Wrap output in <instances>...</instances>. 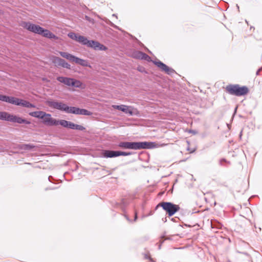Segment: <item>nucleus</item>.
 <instances>
[{
    "instance_id": "nucleus-1",
    "label": "nucleus",
    "mask_w": 262,
    "mask_h": 262,
    "mask_svg": "<svg viewBox=\"0 0 262 262\" xmlns=\"http://www.w3.org/2000/svg\"><path fill=\"white\" fill-rule=\"evenodd\" d=\"M20 26L30 32L40 35L42 36L54 40H58L59 37L48 29L29 21H22L19 24Z\"/></svg>"
},
{
    "instance_id": "nucleus-2",
    "label": "nucleus",
    "mask_w": 262,
    "mask_h": 262,
    "mask_svg": "<svg viewBox=\"0 0 262 262\" xmlns=\"http://www.w3.org/2000/svg\"><path fill=\"white\" fill-rule=\"evenodd\" d=\"M57 80L68 86L80 88L81 89L85 88V85L83 83L74 78L59 76L57 78Z\"/></svg>"
},
{
    "instance_id": "nucleus-3",
    "label": "nucleus",
    "mask_w": 262,
    "mask_h": 262,
    "mask_svg": "<svg viewBox=\"0 0 262 262\" xmlns=\"http://www.w3.org/2000/svg\"><path fill=\"white\" fill-rule=\"evenodd\" d=\"M226 91L231 95L241 96L245 95L249 92L246 86H241L239 85H229L226 86Z\"/></svg>"
},
{
    "instance_id": "nucleus-4",
    "label": "nucleus",
    "mask_w": 262,
    "mask_h": 262,
    "mask_svg": "<svg viewBox=\"0 0 262 262\" xmlns=\"http://www.w3.org/2000/svg\"><path fill=\"white\" fill-rule=\"evenodd\" d=\"M159 206L161 207L169 216L174 215L175 213L178 211L180 209L179 205L173 204L170 202H161L157 207Z\"/></svg>"
},
{
    "instance_id": "nucleus-5",
    "label": "nucleus",
    "mask_w": 262,
    "mask_h": 262,
    "mask_svg": "<svg viewBox=\"0 0 262 262\" xmlns=\"http://www.w3.org/2000/svg\"><path fill=\"white\" fill-rule=\"evenodd\" d=\"M158 147V144L152 142H129V149H151Z\"/></svg>"
},
{
    "instance_id": "nucleus-6",
    "label": "nucleus",
    "mask_w": 262,
    "mask_h": 262,
    "mask_svg": "<svg viewBox=\"0 0 262 262\" xmlns=\"http://www.w3.org/2000/svg\"><path fill=\"white\" fill-rule=\"evenodd\" d=\"M4 120L12 122L13 123H17L18 124H30V122L27 120L26 119H24L16 115L10 114L6 112L5 114Z\"/></svg>"
},
{
    "instance_id": "nucleus-7",
    "label": "nucleus",
    "mask_w": 262,
    "mask_h": 262,
    "mask_svg": "<svg viewBox=\"0 0 262 262\" xmlns=\"http://www.w3.org/2000/svg\"><path fill=\"white\" fill-rule=\"evenodd\" d=\"M4 120L12 122L13 123H17L18 124H30V122L27 120L26 119H24L16 115L10 114L6 112L5 114Z\"/></svg>"
},
{
    "instance_id": "nucleus-8",
    "label": "nucleus",
    "mask_w": 262,
    "mask_h": 262,
    "mask_svg": "<svg viewBox=\"0 0 262 262\" xmlns=\"http://www.w3.org/2000/svg\"><path fill=\"white\" fill-rule=\"evenodd\" d=\"M112 107L114 109L119 110L126 114H129L130 116L138 113L137 110L132 106H128L123 104L120 105H113Z\"/></svg>"
},
{
    "instance_id": "nucleus-9",
    "label": "nucleus",
    "mask_w": 262,
    "mask_h": 262,
    "mask_svg": "<svg viewBox=\"0 0 262 262\" xmlns=\"http://www.w3.org/2000/svg\"><path fill=\"white\" fill-rule=\"evenodd\" d=\"M67 113H71L76 115H82L86 116H90L92 115V113L83 108H79L76 107L69 106L67 105L66 112Z\"/></svg>"
},
{
    "instance_id": "nucleus-10",
    "label": "nucleus",
    "mask_w": 262,
    "mask_h": 262,
    "mask_svg": "<svg viewBox=\"0 0 262 262\" xmlns=\"http://www.w3.org/2000/svg\"><path fill=\"white\" fill-rule=\"evenodd\" d=\"M45 103L46 105L52 108L66 112L67 104L62 102L49 99L47 100L45 102Z\"/></svg>"
},
{
    "instance_id": "nucleus-11",
    "label": "nucleus",
    "mask_w": 262,
    "mask_h": 262,
    "mask_svg": "<svg viewBox=\"0 0 262 262\" xmlns=\"http://www.w3.org/2000/svg\"><path fill=\"white\" fill-rule=\"evenodd\" d=\"M68 37L71 39L83 45H87L88 39L84 36L80 35L74 32H70L68 34Z\"/></svg>"
},
{
    "instance_id": "nucleus-12",
    "label": "nucleus",
    "mask_w": 262,
    "mask_h": 262,
    "mask_svg": "<svg viewBox=\"0 0 262 262\" xmlns=\"http://www.w3.org/2000/svg\"><path fill=\"white\" fill-rule=\"evenodd\" d=\"M51 59L52 63L56 67H61L67 69H71L70 64L60 57L53 56L51 57Z\"/></svg>"
},
{
    "instance_id": "nucleus-13",
    "label": "nucleus",
    "mask_w": 262,
    "mask_h": 262,
    "mask_svg": "<svg viewBox=\"0 0 262 262\" xmlns=\"http://www.w3.org/2000/svg\"><path fill=\"white\" fill-rule=\"evenodd\" d=\"M12 104L18 106H21L27 108L35 107V105L29 101L13 97Z\"/></svg>"
},
{
    "instance_id": "nucleus-14",
    "label": "nucleus",
    "mask_w": 262,
    "mask_h": 262,
    "mask_svg": "<svg viewBox=\"0 0 262 262\" xmlns=\"http://www.w3.org/2000/svg\"><path fill=\"white\" fill-rule=\"evenodd\" d=\"M86 46L92 48L94 50H99L101 51H105L107 50V48L103 45L99 43L98 41L94 40H88Z\"/></svg>"
},
{
    "instance_id": "nucleus-15",
    "label": "nucleus",
    "mask_w": 262,
    "mask_h": 262,
    "mask_svg": "<svg viewBox=\"0 0 262 262\" xmlns=\"http://www.w3.org/2000/svg\"><path fill=\"white\" fill-rule=\"evenodd\" d=\"M42 120L43 123L47 125H57V120L52 118L50 114L46 113Z\"/></svg>"
},
{
    "instance_id": "nucleus-16",
    "label": "nucleus",
    "mask_w": 262,
    "mask_h": 262,
    "mask_svg": "<svg viewBox=\"0 0 262 262\" xmlns=\"http://www.w3.org/2000/svg\"><path fill=\"white\" fill-rule=\"evenodd\" d=\"M154 63L160 68L162 71H164L168 74H171L173 73L174 71L172 69L168 67L165 64L163 63L161 61H153Z\"/></svg>"
},
{
    "instance_id": "nucleus-17",
    "label": "nucleus",
    "mask_w": 262,
    "mask_h": 262,
    "mask_svg": "<svg viewBox=\"0 0 262 262\" xmlns=\"http://www.w3.org/2000/svg\"><path fill=\"white\" fill-rule=\"evenodd\" d=\"M102 156L105 158H113L118 157L117 151L104 150L102 152Z\"/></svg>"
},
{
    "instance_id": "nucleus-18",
    "label": "nucleus",
    "mask_w": 262,
    "mask_h": 262,
    "mask_svg": "<svg viewBox=\"0 0 262 262\" xmlns=\"http://www.w3.org/2000/svg\"><path fill=\"white\" fill-rule=\"evenodd\" d=\"M73 62H75L77 64H80L83 67H90V66L88 62L84 60L83 59L79 58L78 57H77L75 56L74 60Z\"/></svg>"
},
{
    "instance_id": "nucleus-19",
    "label": "nucleus",
    "mask_w": 262,
    "mask_h": 262,
    "mask_svg": "<svg viewBox=\"0 0 262 262\" xmlns=\"http://www.w3.org/2000/svg\"><path fill=\"white\" fill-rule=\"evenodd\" d=\"M67 127L71 129H77L79 130H83L85 129V127L82 125L76 124L70 121L68 122Z\"/></svg>"
},
{
    "instance_id": "nucleus-20",
    "label": "nucleus",
    "mask_w": 262,
    "mask_h": 262,
    "mask_svg": "<svg viewBox=\"0 0 262 262\" xmlns=\"http://www.w3.org/2000/svg\"><path fill=\"white\" fill-rule=\"evenodd\" d=\"M59 54L63 58H64L70 61L73 62L75 57V56L65 52H59Z\"/></svg>"
},
{
    "instance_id": "nucleus-21",
    "label": "nucleus",
    "mask_w": 262,
    "mask_h": 262,
    "mask_svg": "<svg viewBox=\"0 0 262 262\" xmlns=\"http://www.w3.org/2000/svg\"><path fill=\"white\" fill-rule=\"evenodd\" d=\"M45 114L46 113L43 111H36L29 113V115L35 118L42 119Z\"/></svg>"
},
{
    "instance_id": "nucleus-22",
    "label": "nucleus",
    "mask_w": 262,
    "mask_h": 262,
    "mask_svg": "<svg viewBox=\"0 0 262 262\" xmlns=\"http://www.w3.org/2000/svg\"><path fill=\"white\" fill-rule=\"evenodd\" d=\"M13 97H9L0 94V100L12 104Z\"/></svg>"
},
{
    "instance_id": "nucleus-23",
    "label": "nucleus",
    "mask_w": 262,
    "mask_h": 262,
    "mask_svg": "<svg viewBox=\"0 0 262 262\" xmlns=\"http://www.w3.org/2000/svg\"><path fill=\"white\" fill-rule=\"evenodd\" d=\"M35 147V146L30 144H22L20 148L23 150H30Z\"/></svg>"
},
{
    "instance_id": "nucleus-24",
    "label": "nucleus",
    "mask_w": 262,
    "mask_h": 262,
    "mask_svg": "<svg viewBox=\"0 0 262 262\" xmlns=\"http://www.w3.org/2000/svg\"><path fill=\"white\" fill-rule=\"evenodd\" d=\"M143 53L141 51H136L133 54V56L135 58L141 59Z\"/></svg>"
},
{
    "instance_id": "nucleus-25",
    "label": "nucleus",
    "mask_w": 262,
    "mask_h": 262,
    "mask_svg": "<svg viewBox=\"0 0 262 262\" xmlns=\"http://www.w3.org/2000/svg\"><path fill=\"white\" fill-rule=\"evenodd\" d=\"M69 121L65 120H57V125L60 124L64 127H67Z\"/></svg>"
},
{
    "instance_id": "nucleus-26",
    "label": "nucleus",
    "mask_w": 262,
    "mask_h": 262,
    "mask_svg": "<svg viewBox=\"0 0 262 262\" xmlns=\"http://www.w3.org/2000/svg\"><path fill=\"white\" fill-rule=\"evenodd\" d=\"M119 146L125 148V149H129V142H121L119 144Z\"/></svg>"
},
{
    "instance_id": "nucleus-27",
    "label": "nucleus",
    "mask_w": 262,
    "mask_h": 262,
    "mask_svg": "<svg viewBox=\"0 0 262 262\" xmlns=\"http://www.w3.org/2000/svg\"><path fill=\"white\" fill-rule=\"evenodd\" d=\"M145 60H146L147 61H151V58L146 53H143V55L142 56V59Z\"/></svg>"
},
{
    "instance_id": "nucleus-28",
    "label": "nucleus",
    "mask_w": 262,
    "mask_h": 262,
    "mask_svg": "<svg viewBox=\"0 0 262 262\" xmlns=\"http://www.w3.org/2000/svg\"><path fill=\"white\" fill-rule=\"evenodd\" d=\"M117 155H118V156H127L129 155V154L126 153L125 152L117 151Z\"/></svg>"
},
{
    "instance_id": "nucleus-29",
    "label": "nucleus",
    "mask_w": 262,
    "mask_h": 262,
    "mask_svg": "<svg viewBox=\"0 0 262 262\" xmlns=\"http://www.w3.org/2000/svg\"><path fill=\"white\" fill-rule=\"evenodd\" d=\"M5 112H0V119L4 120Z\"/></svg>"
},
{
    "instance_id": "nucleus-30",
    "label": "nucleus",
    "mask_w": 262,
    "mask_h": 262,
    "mask_svg": "<svg viewBox=\"0 0 262 262\" xmlns=\"http://www.w3.org/2000/svg\"><path fill=\"white\" fill-rule=\"evenodd\" d=\"M188 150L189 151L190 153L193 152L195 151V149H193L192 150H190L189 149H188Z\"/></svg>"
},
{
    "instance_id": "nucleus-31",
    "label": "nucleus",
    "mask_w": 262,
    "mask_h": 262,
    "mask_svg": "<svg viewBox=\"0 0 262 262\" xmlns=\"http://www.w3.org/2000/svg\"><path fill=\"white\" fill-rule=\"evenodd\" d=\"M145 258H149L150 259H151L150 257L149 256H148L147 255H145Z\"/></svg>"
},
{
    "instance_id": "nucleus-32",
    "label": "nucleus",
    "mask_w": 262,
    "mask_h": 262,
    "mask_svg": "<svg viewBox=\"0 0 262 262\" xmlns=\"http://www.w3.org/2000/svg\"><path fill=\"white\" fill-rule=\"evenodd\" d=\"M137 218V213H135V220L136 221Z\"/></svg>"
},
{
    "instance_id": "nucleus-33",
    "label": "nucleus",
    "mask_w": 262,
    "mask_h": 262,
    "mask_svg": "<svg viewBox=\"0 0 262 262\" xmlns=\"http://www.w3.org/2000/svg\"><path fill=\"white\" fill-rule=\"evenodd\" d=\"M26 164H30V163H27Z\"/></svg>"
}]
</instances>
